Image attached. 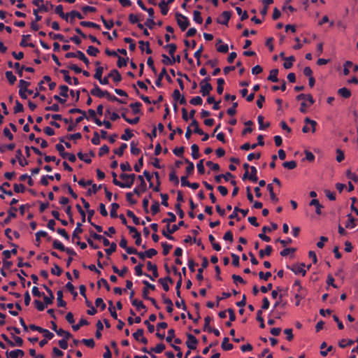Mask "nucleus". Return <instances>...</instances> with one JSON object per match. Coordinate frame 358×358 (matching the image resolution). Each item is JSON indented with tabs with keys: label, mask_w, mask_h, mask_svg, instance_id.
Listing matches in <instances>:
<instances>
[{
	"label": "nucleus",
	"mask_w": 358,
	"mask_h": 358,
	"mask_svg": "<svg viewBox=\"0 0 358 358\" xmlns=\"http://www.w3.org/2000/svg\"><path fill=\"white\" fill-rule=\"evenodd\" d=\"M57 150L59 152L63 158L68 159L71 162H74L76 160V157L74 154L68 153L64 151V147L62 144H57L55 146Z\"/></svg>",
	"instance_id": "1"
},
{
	"label": "nucleus",
	"mask_w": 358,
	"mask_h": 358,
	"mask_svg": "<svg viewBox=\"0 0 358 358\" xmlns=\"http://www.w3.org/2000/svg\"><path fill=\"white\" fill-rule=\"evenodd\" d=\"M65 57L66 58L76 57V59H79L80 60L83 61L87 66H89L90 64L89 59L85 55V54L80 50H78L76 52H67Z\"/></svg>",
	"instance_id": "2"
},
{
	"label": "nucleus",
	"mask_w": 358,
	"mask_h": 358,
	"mask_svg": "<svg viewBox=\"0 0 358 358\" xmlns=\"http://www.w3.org/2000/svg\"><path fill=\"white\" fill-rule=\"evenodd\" d=\"M305 264L303 263L294 264L292 266H287V268L293 271L296 275L301 274L304 276L306 274V270L304 268Z\"/></svg>",
	"instance_id": "3"
},
{
	"label": "nucleus",
	"mask_w": 358,
	"mask_h": 358,
	"mask_svg": "<svg viewBox=\"0 0 358 358\" xmlns=\"http://www.w3.org/2000/svg\"><path fill=\"white\" fill-rule=\"evenodd\" d=\"M176 17L178 24L182 31H185L189 25V21L188 18L180 13H176Z\"/></svg>",
	"instance_id": "4"
},
{
	"label": "nucleus",
	"mask_w": 358,
	"mask_h": 358,
	"mask_svg": "<svg viewBox=\"0 0 358 358\" xmlns=\"http://www.w3.org/2000/svg\"><path fill=\"white\" fill-rule=\"evenodd\" d=\"M29 328L33 331H37L40 333L43 334V336L47 339H52L54 337V334L48 331V329H43L34 324L29 325Z\"/></svg>",
	"instance_id": "5"
},
{
	"label": "nucleus",
	"mask_w": 358,
	"mask_h": 358,
	"mask_svg": "<svg viewBox=\"0 0 358 358\" xmlns=\"http://www.w3.org/2000/svg\"><path fill=\"white\" fill-rule=\"evenodd\" d=\"M90 94L99 98H102L105 96H110V94L108 91H102L96 84L94 85V87L91 90Z\"/></svg>",
	"instance_id": "6"
},
{
	"label": "nucleus",
	"mask_w": 358,
	"mask_h": 358,
	"mask_svg": "<svg viewBox=\"0 0 358 358\" xmlns=\"http://www.w3.org/2000/svg\"><path fill=\"white\" fill-rule=\"evenodd\" d=\"M138 179L140 180L141 184L138 185V187L134 189V193L139 196L142 192L146 190V183L142 176L139 175Z\"/></svg>",
	"instance_id": "7"
},
{
	"label": "nucleus",
	"mask_w": 358,
	"mask_h": 358,
	"mask_svg": "<svg viewBox=\"0 0 358 358\" xmlns=\"http://www.w3.org/2000/svg\"><path fill=\"white\" fill-rule=\"evenodd\" d=\"M197 343L198 341L194 336L190 334H187V341L186 342V345L189 349L195 350L196 348Z\"/></svg>",
	"instance_id": "8"
},
{
	"label": "nucleus",
	"mask_w": 358,
	"mask_h": 358,
	"mask_svg": "<svg viewBox=\"0 0 358 358\" xmlns=\"http://www.w3.org/2000/svg\"><path fill=\"white\" fill-rule=\"evenodd\" d=\"M24 355V351L20 349L6 352L7 358H22Z\"/></svg>",
	"instance_id": "9"
},
{
	"label": "nucleus",
	"mask_w": 358,
	"mask_h": 358,
	"mask_svg": "<svg viewBox=\"0 0 358 358\" xmlns=\"http://www.w3.org/2000/svg\"><path fill=\"white\" fill-rule=\"evenodd\" d=\"M230 17L231 13L229 11H224L221 16L217 19V22L221 24L227 25Z\"/></svg>",
	"instance_id": "10"
},
{
	"label": "nucleus",
	"mask_w": 358,
	"mask_h": 358,
	"mask_svg": "<svg viewBox=\"0 0 358 358\" xmlns=\"http://www.w3.org/2000/svg\"><path fill=\"white\" fill-rule=\"evenodd\" d=\"M69 113H80V114H82V116H80L76 118V122L77 123L80 122L84 118L88 119V117L86 116V113L80 108H71L69 110Z\"/></svg>",
	"instance_id": "11"
},
{
	"label": "nucleus",
	"mask_w": 358,
	"mask_h": 358,
	"mask_svg": "<svg viewBox=\"0 0 358 358\" xmlns=\"http://www.w3.org/2000/svg\"><path fill=\"white\" fill-rule=\"evenodd\" d=\"M200 92L201 93L203 96L208 95L210 92L213 90V87L210 84L203 83L200 84Z\"/></svg>",
	"instance_id": "12"
},
{
	"label": "nucleus",
	"mask_w": 358,
	"mask_h": 358,
	"mask_svg": "<svg viewBox=\"0 0 358 358\" xmlns=\"http://www.w3.org/2000/svg\"><path fill=\"white\" fill-rule=\"evenodd\" d=\"M173 98L175 101H178L180 104H185L186 100L184 96L181 95L178 90H175L173 93Z\"/></svg>",
	"instance_id": "13"
},
{
	"label": "nucleus",
	"mask_w": 358,
	"mask_h": 358,
	"mask_svg": "<svg viewBox=\"0 0 358 358\" xmlns=\"http://www.w3.org/2000/svg\"><path fill=\"white\" fill-rule=\"evenodd\" d=\"M108 78H111L115 83H119L122 80V76L120 73L116 70H112L108 75Z\"/></svg>",
	"instance_id": "14"
},
{
	"label": "nucleus",
	"mask_w": 358,
	"mask_h": 358,
	"mask_svg": "<svg viewBox=\"0 0 358 358\" xmlns=\"http://www.w3.org/2000/svg\"><path fill=\"white\" fill-rule=\"evenodd\" d=\"M297 100H305L309 103V105H313L314 103V99L313 96L310 94H300L296 96Z\"/></svg>",
	"instance_id": "15"
},
{
	"label": "nucleus",
	"mask_w": 358,
	"mask_h": 358,
	"mask_svg": "<svg viewBox=\"0 0 358 358\" xmlns=\"http://www.w3.org/2000/svg\"><path fill=\"white\" fill-rule=\"evenodd\" d=\"M139 48L141 51H145L147 54H151L152 50L150 48V43L149 42H144L143 41H139Z\"/></svg>",
	"instance_id": "16"
},
{
	"label": "nucleus",
	"mask_w": 358,
	"mask_h": 358,
	"mask_svg": "<svg viewBox=\"0 0 358 358\" xmlns=\"http://www.w3.org/2000/svg\"><path fill=\"white\" fill-rule=\"evenodd\" d=\"M310 206H314L315 207V213L317 215H321L322 211L321 209L322 208V206L320 203L319 200L316 199H313L310 202Z\"/></svg>",
	"instance_id": "17"
},
{
	"label": "nucleus",
	"mask_w": 358,
	"mask_h": 358,
	"mask_svg": "<svg viewBox=\"0 0 358 358\" xmlns=\"http://www.w3.org/2000/svg\"><path fill=\"white\" fill-rule=\"evenodd\" d=\"M183 225H184V222L183 221H180L178 223V224H173L171 227L169 224H167V227H166L167 231L169 234H173L174 232H176V231L178 230L180 227H182Z\"/></svg>",
	"instance_id": "18"
},
{
	"label": "nucleus",
	"mask_w": 358,
	"mask_h": 358,
	"mask_svg": "<svg viewBox=\"0 0 358 358\" xmlns=\"http://www.w3.org/2000/svg\"><path fill=\"white\" fill-rule=\"evenodd\" d=\"M285 62L283 64V66L285 69H289L292 68L293 65V62L295 61V57L294 56H290L288 57H285Z\"/></svg>",
	"instance_id": "19"
},
{
	"label": "nucleus",
	"mask_w": 358,
	"mask_h": 358,
	"mask_svg": "<svg viewBox=\"0 0 358 358\" xmlns=\"http://www.w3.org/2000/svg\"><path fill=\"white\" fill-rule=\"evenodd\" d=\"M159 282L162 284V285L163 287V289L166 292H168L169 290V287L168 285V282H170L171 283H173V280L169 277H166V278H160L159 280Z\"/></svg>",
	"instance_id": "20"
},
{
	"label": "nucleus",
	"mask_w": 358,
	"mask_h": 358,
	"mask_svg": "<svg viewBox=\"0 0 358 358\" xmlns=\"http://www.w3.org/2000/svg\"><path fill=\"white\" fill-rule=\"evenodd\" d=\"M57 305L60 307H65L66 305V303L65 301L63 300V292L62 290H59L57 292Z\"/></svg>",
	"instance_id": "21"
},
{
	"label": "nucleus",
	"mask_w": 358,
	"mask_h": 358,
	"mask_svg": "<svg viewBox=\"0 0 358 358\" xmlns=\"http://www.w3.org/2000/svg\"><path fill=\"white\" fill-rule=\"evenodd\" d=\"M81 226H82L81 223L77 222L76 227L74 229V231H73V234H72L73 239H78V240L80 239V236H78V234L83 232Z\"/></svg>",
	"instance_id": "22"
},
{
	"label": "nucleus",
	"mask_w": 358,
	"mask_h": 358,
	"mask_svg": "<svg viewBox=\"0 0 358 358\" xmlns=\"http://www.w3.org/2000/svg\"><path fill=\"white\" fill-rule=\"evenodd\" d=\"M348 220L345 223V227L348 229H353L355 227V218L351 215V214H348L347 215Z\"/></svg>",
	"instance_id": "23"
},
{
	"label": "nucleus",
	"mask_w": 358,
	"mask_h": 358,
	"mask_svg": "<svg viewBox=\"0 0 358 358\" xmlns=\"http://www.w3.org/2000/svg\"><path fill=\"white\" fill-rule=\"evenodd\" d=\"M273 248L271 245H266L265 250H261L259 252V255L261 258H264L265 256H269L272 252Z\"/></svg>",
	"instance_id": "24"
},
{
	"label": "nucleus",
	"mask_w": 358,
	"mask_h": 358,
	"mask_svg": "<svg viewBox=\"0 0 358 358\" xmlns=\"http://www.w3.org/2000/svg\"><path fill=\"white\" fill-rule=\"evenodd\" d=\"M297 287V293L295 295L296 298H302V294L301 293V291L303 290V287L301 285V282L299 280H296L294 282L293 288Z\"/></svg>",
	"instance_id": "25"
},
{
	"label": "nucleus",
	"mask_w": 358,
	"mask_h": 358,
	"mask_svg": "<svg viewBox=\"0 0 358 358\" xmlns=\"http://www.w3.org/2000/svg\"><path fill=\"white\" fill-rule=\"evenodd\" d=\"M278 69H272L270 71V74L268 77V80L271 82H273V83L278 82Z\"/></svg>",
	"instance_id": "26"
},
{
	"label": "nucleus",
	"mask_w": 358,
	"mask_h": 358,
	"mask_svg": "<svg viewBox=\"0 0 358 358\" xmlns=\"http://www.w3.org/2000/svg\"><path fill=\"white\" fill-rule=\"evenodd\" d=\"M131 303L134 306H135L136 308V309L138 310H141V309H143L144 312L146 311L145 306L141 301H138L137 299H132Z\"/></svg>",
	"instance_id": "27"
},
{
	"label": "nucleus",
	"mask_w": 358,
	"mask_h": 358,
	"mask_svg": "<svg viewBox=\"0 0 358 358\" xmlns=\"http://www.w3.org/2000/svg\"><path fill=\"white\" fill-rule=\"evenodd\" d=\"M229 338L224 337L223 341L222 343V348L224 350H231L233 349L234 346L231 343H229Z\"/></svg>",
	"instance_id": "28"
},
{
	"label": "nucleus",
	"mask_w": 358,
	"mask_h": 358,
	"mask_svg": "<svg viewBox=\"0 0 358 358\" xmlns=\"http://www.w3.org/2000/svg\"><path fill=\"white\" fill-rule=\"evenodd\" d=\"M190 126L194 127V133L198 134H204V132L199 128V123L196 120L193 119Z\"/></svg>",
	"instance_id": "29"
},
{
	"label": "nucleus",
	"mask_w": 358,
	"mask_h": 358,
	"mask_svg": "<svg viewBox=\"0 0 358 358\" xmlns=\"http://www.w3.org/2000/svg\"><path fill=\"white\" fill-rule=\"evenodd\" d=\"M192 150V157L194 159H196L199 157V146L196 144H193L191 146Z\"/></svg>",
	"instance_id": "30"
},
{
	"label": "nucleus",
	"mask_w": 358,
	"mask_h": 358,
	"mask_svg": "<svg viewBox=\"0 0 358 358\" xmlns=\"http://www.w3.org/2000/svg\"><path fill=\"white\" fill-rule=\"evenodd\" d=\"M185 162L188 164L186 167V173L187 176H189L193 173L194 170V165L192 162H191L189 159H185Z\"/></svg>",
	"instance_id": "31"
},
{
	"label": "nucleus",
	"mask_w": 358,
	"mask_h": 358,
	"mask_svg": "<svg viewBox=\"0 0 358 358\" xmlns=\"http://www.w3.org/2000/svg\"><path fill=\"white\" fill-rule=\"evenodd\" d=\"M251 173L249 176V179L252 180L253 182H256L258 180V178L257 176V170L255 166L250 167Z\"/></svg>",
	"instance_id": "32"
},
{
	"label": "nucleus",
	"mask_w": 358,
	"mask_h": 358,
	"mask_svg": "<svg viewBox=\"0 0 358 358\" xmlns=\"http://www.w3.org/2000/svg\"><path fill=\"white\" fill-rule=\"evenodd\" d=\"M162 57V62L166 65H173L176 62L175 57H172V59H170L165 54H163Z\"/></svg>",
	"instance_id": "33"
},
{
	"label": "nucleus",
	"mask_w": 358,
	"mask_h": 358,
	"mask_svg": "<svg viewBox=\"0 0 358 358\" xmlns=\"http://www.w3.org/2000/svg\"><path fill=\"white\" fill-rule=\"evenodd\" d=\"M80 25L83 26V27H92V28H95V29H99L100 28V26L94 22H88V21H82L80 22Z\"/></svg>",
	"instance_id": "34"
},
{
	"label": "nucleus",
	"mask_w": 358,
	"mask_h": 358,
	"mask_svg": "<svg viewBox=\"0 0 358 358\" xmlns=\"http://www.w3.org/2000/svg\"><path fill=\"white\" fill-rule=\"evenodd\" d=\"M338 93L344 98H349L351 95L350 91L345 87L339 89Z\"/></svg>",
	"instance_id": "35"
},
{
	"label": "nucleus",
	"mask_w": 358,
	"mask_h": 358,
	"mask_svg": "<svg viewBox=\"0 0 358 358\" xmlns=\"http://www.w3.org/2000/svg\"><path fill=\"white\" fill-rule=\"evenodd\" d=\"M119 207H120V206L117 203H113L111 204V210H110V213L111 217L115 218L117 216V210L119 208Z\"/></svg>",
	"instance_id": "36"
},
{
	"label": "nucleus",
	"mask_w": 358,
	"mask_h": 358,
	"mask_svg": "<svg viewBox=\"0 0 358 358\" xmlns=\"http://www.w3.org/2000/svg\"><path fill=\"white\" fill-rule=\"evenodd\" d=\"M193 20L196 23L201 24L203 18L201 17V13L198 10H194L193 13Z\"/></svg>",
	"instance_id": "37"
},
{
	"label": "nucleus",
	"mask_w": 358,
	"mask_h": 358,
	"mask_svg": "<svg viewBox=\"0 0 358 358\" xmlns=\"http://www.w3.org/2000/svg\"><path fill=\"white\" fill-rule=\"evenodd\" d=\"M52 245L54 248L59 250L60 251H64V250H66V247L63 245L62 242H60L58 240H54Z\"/></svg>",
	"instance_id": "38"
},
{
	"label": "nucleus",
	"mask_w": 358,
	"mask_h": 358,
	"mask_svg": "<svg viewBox=\"0 0 358 358\" xmlns=\"http://www.w3.org/2000/svg\"><path fill=\"white\" fill-rule=\"evenodd\" d=\"M127 215L129 217L132 219L135 224H140V219L138 217H136L131 210H128L127 212Z\"/></svg>",
	"instance_id": "39"
},
{
	"label": "nucleus",
	"mask_w": 358,
	"mask_h": 358,
	"mask_svg": "<svg viewBox=\"0 0 358 358\" xmlns=\"http://www.w3.org/2000/svg\"><path fill=\"white\" fill-rule=\"evenodd\" d=\"M142 104L140 102H135L130 104V108L134 114H137L140 112V107Z\"/></svg>",
	"instance_id": "40"
},
{
	"label": "nucleus",
	"mask_w": 358,
	"mask_h": 358,
	"mask_svg": "<svg viewBox=\"0 0 358 358\" xmlns=\"http://www.w3.org/2000/svg\"><path fill=\"white\" fill-rule=\"evenodd\" d=\"M133 136L134 134L131 133V130L129 129H126L124 130V134L121 136V139L124 141H129Z\"/></svg>",
	"instance_id": "41"
},
{
	"label": "nucleus",
	"mask_w": 358,
	"mask_h": 358,
	"mask_svg": "<svg viewBox=\"0 0 358 358\" xmlns=\"http://www.w3.org/2000/svg\"><path fill=\"white\" fill-rule=\"evenodd\" d=\"M56 333L58 336H63L64 338H66V339H69L71 336V334L69 331H64L62 329H59L56 331Z\"/></svg>",
	"instance_id": "42"
},
{
	"label": "nucleus",
	"mask_w": 358,
	"mask_h": 358,
	"mask_svg": "<svg viewBox=\"0 0 358 358\" xmlns=\"http://www.w3.org/2000/svg\"><path fill=\"white\" fill-rule=\"evenodd\" d=\"M167 214L169 217H168V218H164L162 220V222L168 223V224H169L170 222H173L176 220V217L173 213L169 212Z\"/></svg>",
	"instance_id": "43"
},
{
	"label": "nucleus",
	"mask_w": 358,
	"mask_h": 358,
	"mask_svg": "<svg viewBox=\"0 0 358 358\" xmlns=\"http://www.w3.org/2000/svg\"><path fill=\"white\" fill-rule=\"evenodd\" d=\"M267 189L269 192L271 199L273 201L277 202L278 201V199L276 197L275 194L273 192V188L271 184H268L267 185Z\"/></svg>",
	"instance_id": "44"
},
{
	"label": "nucleus",
	"mask_w": 358,
	"mask_h": 358,
	"mask_svg": "<svg viewBox=\"0 0 358 358\" xmlns=\"http://www.w3.org/2000/svg\"><path fill=\"white\" fill-rule=\"evenodd\" d=\"M159 6L161 9V13L162 15H166L168 13L169 8L168 4L166 3L164 1H162L159 4Z\"/></svg>",
	"instance_id": "45"
},
{
	"label": "nucleus",
	"mask_w": 358,
	"mask_h": 358,
	"mask_svg": "<svg viewBox=\"0 0 358 358\" xmlns=\"http://www.w3.org/2000/svg\"><path fill=\"white\" fill-rule=\"evenodd\" d=\"M99 50L98 48L94 47V46H89L87 50V53L90 56H96V55L99 53Z\"/></svg>",
	"instance_id": "46"
},
{
	"label": "nucleus",
	"mask_w": 358,
	"mask_h": 358,
	"mask_svg": "<svg viewBox=\"0 0 358 358\" xmlns=\"http://www.w3.org/2000/svg\"><path fill=\"white\" fill-rule=\"evenodd\" d=\"M15 157H16V159L18 160L19 164L22 166H24L25 164H27V162H24L23 160L22 159V152L21 150H17L16 151Z\"/></svg>",
	"instance_id": "47"
},
{
	"label": "nucleus",
	"mask_w": 358,
	"mask_h": 358,
	"mask_svg": "<svg viewBox=\"0 0 358 358\" xmlns=\"http://www.w3.org/2000/svg\"><path fill=\"white\" fill-rule=\"evenodd\" d=\"M257 121L259 124V129L260 130H264L266 127H268L269 126V123H266L265 125L264 124V117L262 115H259L257 117Z\"/></svg>",
	"instance_id": "48"
},
{
	"label": "nucleus",
	"mask_w": 358,
	"mask_h": 358,
	"mask_svg": "<svg viewBox=\"0 0 358 358\" xmlns=\"http://www.w3.org/2000/svg\"><path fill=\"white\" fill-rule=\"evenodd\" d=\"M6 77L10 84H14L16 81V77L13 75L12 71H6Z\"/></svg>",
	"instance_id": "49"
},
{
	"label": "nucleus",
	"mask_w": 358,
	"mask_h": 358,
	"mask_svg": "<svg viewBox=\"0 0 358 358\" xmlns=\"http://www.w3.org/2000/svg\"><path fill=\"white\" fill-rule=\"evenodd\" d=\"M88 322L85 319H81L78 324H73L72 328L74 331H78L82 326L87 325Z\"/></svg>",
	"instance_id": "50"
},
{
	"label": "nucleus",
	"mask_w": 358,
	"mask_h": 358,
	"mask_svg": "<svg viewBox=\"0 0 358 358\" xmlns=\"http://www.w3.org/2000/svg\"><path fill=\"white\" fill-rule=\"evenodd\" d=\"M53 8V5L50 2H46L45 4L43 3L41 6L39 11L41 12H48Z\"/></svg>",
	"instance_id": "51"
},
{
	"label": "nucleus",
	"mask_w": 358,
	"mask_h": 358,
	"mask_svg": "<svg viewBox=\"0 0 358 358\" xmlns=\"http://www.w3.org/2000/svg\"><path fill=\"white\" fill-rule=\"evenodd\" d=\"M30 85V83L24 80H20L19 82L20 90L27 91V87Z\"/></svg>",
	"instance_id": "52"
},
{
	"label": "nucleus",
	"mask_w": 358,
	"mask_h": 358,
	"mask_svg": "<svg viewBox=\"0 0 358 358\" xmlns=\"http://www.w3.org/2000/svg\"><path fill=\"white\" fill-rule=\"evenodd\" d=\"M128 176H129V180L124 182L125 185H128L127 187H126V188H130L132 186V185L134 184V180L136 178V175L134 173L128 174Z\"/></svg>",
	"instance_id": "53"
},
{
	"label": "nucleus",
	"mask_w": 358,
	"mask_h": 358,
	"mask_svg": "<svg viewBox=\"0 0 358 358\" xmlns=\"http://www.w3.org/2000/svg\"><path fill=\"white\" fill-rule=\"evenodd\" d=\"M164 349L165 345L163 343H159L155 348H151L150 350L155 353H161Z\"/></svg>",
	"instance_id": "54"
},
{
	"label": "nucleus",
	"mask_w": 358,
	"mask_h": 358,
	"mask_svg": "<svg viewBox=\"0 0 358 358\" xmlns=\"http://www.w3.org/2000/svg\"><path fill=\"white\" fill-rule=\"evenodd\" d=\"M190 103L192 104V105H194V106H200L203 103V100L201 99V96H195V97H193L191 100H190Z\"/></svg>",
	"instance_id": "55"
},
{
	"label": "nucleus",
	"mask_w": 358,
	"mask_h": 358,
	"mask_svg": "<svg viewBox=\"0 0 358 358\" xmlns=\"http://www.w3.org/2000/svg\"><path fill=\"white\" fill-rule=\"evenodd\" d=\"M236 10L238 13V15H241V20H245L248 17V15L246 11L243 12L242 9L240 7H236Z\"/></svg>",
	"instance_id": "56"
},
{
	"label": "nucleus",
	"mask_w": 358,
	"mask_h": 358,
	"mask_svg": "<svg viewBox=\"0 0 358 358\" xmlns=\"http://www.w3.org/2000/svg\"><path fill=\"white\" fill-rule=\"evenodd\" d=\"M282 166L288 169H294L296 166V162L295 161L285 162L282 164Z\"/></svg>",
	"instance_id": "57"
},
{
	"label": "nucleus",
	"mask_w": 358,
	"mask_h": 358,
	"mask_svg": "<svg viewBox=\"0 0 358 358\" xmlns=\"http://www.w3.org/2000/svg\"><path fill=\"white\" fill-rule=\"evenodd\" d=\"M96 327H97V330L96 331V334H95V336L97 338H100L101 337V331L103 329V324L101 323V321H98L97 323H96Z\"/></svg>",
	"instance_id": "58"
},
{
	"label": "nucleus",
	"mask_w": 358,
	"mask_h": 358,
	"mask_svg": "<svg viewBox=\"0 0 358 358\" xmlns=\"http://www.w3.org/2000/svg\"><path fill=\"white\" fill-rule=\"evenodd\" d=\"M296 251L295 248H285L280 252V255L282 257H286L289 255L290 253H294Z\"/></svg>",
	"instance_id": "59"
},
{
	"label": "nucleus",
	"mask_w": 358,
	"mask_h": 358,
	"mask_svg": "<svg viewBox=\"0 0 358 358\" xmlns=\"http://www.w3.org/2000/svg\"><path fill=\"white\" fill-rule=\"evenodd\" d=\"M124 42L129 43V48L131 51H134L136 49V44L134 43L132 38L127 37L124 39Z\"/></svg>",
	"instance_id": "60"
},
{
	"label": "nucleus",
	"mask_w": 358,
	"mask_h": 358,
	"mask_svg": "<svg viewBox=\"0 0 358 358\" xmlns=\"http://www.w3.org/2000/svg\"><path fill=\"white\" fill-rule=\"evenodd\" d=\"M131 145V152L134 155H138L141 152V150L137 148L136 144L132 141L130 144Z\"/></svg>",
	"instance_id": "61"
},
{
	"label": "nucleus",
	"mask_w": 358,
	"mask_h": 358,
	"mask_svg": "<svg viewBox=\"0 0 358 358\" xmlns=\"http://www.w3.org/2000/svg\"><path fill=\"white\" fill-rule=\"evenodd\" d=\"M127 148V145L126 143H122L121 146L118 148L114 150L115 154L122 156L124 153V150Z\"/></svg>",
	"instance_id": "62"
},
{
	"label": "nucleus",
	"mask_w": 358,
	"mask_h": 358,
	"mask_svg": "<svg viewBox=\"0 0 358 358\" xmlns=\"http://www.w3.org/2000/svg\"><path fill=\"white\" fill-rule=\"evenodd\" d=\"M78 157L80 160L84 161L85 162H86L87 164H90L92 162L91 159L87 156V154H83L82 152H78Z\"/></svg>",
	"instance_id": "63"
},
{
	"label": "nucleus",
	"mask_w": 358,
	"mask_h": 358,
	"mask_svg": "<svg viewBox=\"0 0 358 358\" xmlns=\"http://www.w3.org/2000/svg\"><path fill=\"white\" fill-rule=\"evenodd\" d=\"M144 331L143 329H138L136 332L133 334V337L135 340L139 341L142 336H143Z\"/></svg>",
	"instance_id": "64"
}]
</instances>
